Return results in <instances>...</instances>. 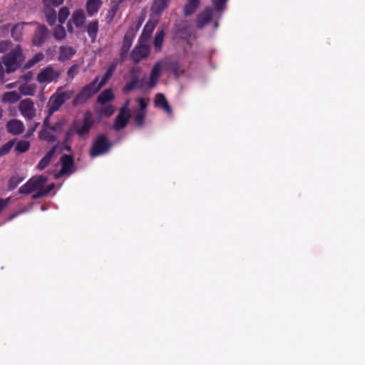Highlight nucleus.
I'll use <instances>...</instances> for the list:
<instances>
[{
  "label": "nucleus",
  "instance_id": "1",
  "mask_svg": "<svg viewBox=\"0 0 365 365\" xmlns=\"http://www.w3.org/2000/svg\"><path fill=\"white\" fill-rule=\"evenodd\" d=\"M93 123L94 120L92 113L90 111H86L83 115L82 121H73L72 123L73 129L76 130V134H77L80 138L86 140L89 135V132Z\"/></svg>",
  "mask_w": 365,
  "mask_h": 365
},
{
  "label": "nucleus",
  "instance_id": "2",
  "mask_svg": "<svg viewBox=\"0 0 365 365\" xmlns=\"http://www.w3.org/2000/svg\"><path fill=\"white\" fill-rule=\"evenodd\" d=\"M136 107L132 109V118L135 124L142 128L144 125V120L147 114V107L149 103L148 98L138 97L136 98Z\"/></svg>",
  "mask_w": 365,
  "mask_h": 365
},
{
  "label": "nucleus",
  "instance_id": "3",
  "mask_svg": "<svg viewBox=\"0 0 365 365\" xmlns=\"http://www.w3.org/2000/svg\"><path fill=\"white\" fill-rule=\"evenodd\" d=\"M22 60L21 48L19 46H16L3 58V62L6 66V73H9L14 71L19 67Z\"/></svg>",
  "mask_w": 365,
  "mask_h": 365
},
{
  "label": "nucleus",
  "instance_id": "4",
  "mask_svg": "<svg viewBox=\"0 0 365 365\" xmlns=\"http://www.w3.org/2000/svg\"><path fill=\"white\" fill-rule=\"evenodd\" d=\"M48 181V178L43 175H39L31 178L24 185H22L19 192L21 194H30L33 192H39L43 190V187Z\"/></svg>",
  "mask_w": 365,
  "mask_h": 365
},
{
  "label": "nucleus",
  "instance_id": "5",
  "mask_svg": "<svg viewBox=\"0 0 365 365\" xmlns=\"http://www.w3.org/2000/svg\"><path fill=\"white\" fill-rule=\"evenodd\" d=\"M98 81H99V78L96 77L91 83L83 87L73 99V105L78 106L84 103L94 93H97L100 89V86H97Z\"/></svg>",
  "mask_w": 365,
  "mask_h": 365
},
{
  "label": "nucleus",
  "instance_id": "6",
  "mask_svg": "<svg viewBox=\"0 0 365 365\" xmlns=\"http://www.w3.org/2000/svg\"><path fill=\"white\" fill-rule=\"evenodd\" d=\"M60 75L61 72L58 69H56L51 66H48L38 72L36 76V81L40 84L47 85L57 81Z\"/></svg>",
  "mask_w": 365,
  "mask_h": 365
},
{
  "label": "nucleus",
  "instance_id": "7",
  "mask_svg": "<svg viewBox=\"0 0 365 365\" xmlns=\"http://www.w3.org/2000/svg\"><path fill=\"white\" fill-rule=\"evenodd\" d=\"M71 93L63 91L61 88L58 89L57 91L51 97L49 101V115H52L53 113L57 111L64 102L71 98Z\"/></svg>",
  "mask_w": 365,
  "mask_h": 365
},
{
  "label": "nucleus",
  "instance_id": "8",
  "mask_svg": "<svg viewBox=\"0 0 365 365\" xmlns=\"http://www.w3.org/2000/svg\"><path fill=\"white\" fill-rule=\"evenodd\" d=\"M110 148V145L103 135H100L94 140L91 149L90 155L92 158L106 153Z\"/></svg>",
  "mask_w": 365,
  "mask_h": 365
},
{
  "label": "nucleus",
  "instance_id": "9",
  "mask_svg": "<svg viewBox=\"0 0 365 365\" xmlns=\"http://www.w3.org/2000/svg\"><path fill=\"white\" fill-rule=\"evenodd\" d=\"M19 110L22 116L26 120H33L36 115V110L34 101L30 98H26L20 101Z\"/></svg>",
  "mask_w": 365,
  "mask_h": 365
},
{
  "label": "nucleus",
  "instance_id": "10",
  "mask_svg": "<svg viewBox=\"0 0 365 365\" xmlns=\"http://www.w3.org/2000/svg\"><path fill=\"white\" fill-rule=\"evenodd\" d=\"M167 60L160 61L154 65L150 72V79L148 83V88H153L157 85L158 78L160 76L163 70L167 66Z\"/></svg>",
  "mask_w": 365,
  "mask_h": 365
},
{
  "label": "nucleus",
  "instance_id": "11",
  "mask_svg": "<svg viewBox=\"0 0 365 365\" xmlns=\"http://www.w3.org/2000/svg\"><path fill=\"white\" fill-rule=\"evenodd\" d=\"M61 169L55 174V178H59L63 175H70L74 172L73 159L71 155H63L61 158Z\"/></svg>",
  "mask_w": 365,
  "mask_h": 365
},
{
  "label": "nucleus",
  "instance_id": "12",
  "mask_svg": "<svg viewBox=\"0 0 365 365\" xmlns=\"http://www.w3.org/2000/svg\"><path fill=\"white\" fill-rule=\"evenodd\" d=\"M48 118L45 120L43 124V129L39 133V138L48 142H52L56 140L53 132L61 128V124L58 123L55 126H47Z\"/></svg>",
  "mask_w": 365,
  "mask_h": 365
},
{
  "label": "nucleus",
  "instance_id": "13",
  "mask_svg": "<svg viewBox=\"0 0 365 365\" xmlns=\"http://www.w3.org/2000/svg\"><path fill=\"white\" fill-rule=\"evenodd\" d=\"M150 52V48L146 45H139L135 46L130 53V58L134 63L139 62L143 58H145Z\"/></svg>",
  "mask_w": 365,
  "mask_h": 365
},
{
  "label": "nucleus",
  "instance_id": "14",
  "mask_svg": "<svg viewBox=\"0 0 365 365\" xmlns=\"http://www.w3.org/2000/svg\"><path fill=\"white\" fill-rule=\"evenodd\" d=\"M6 129L13 135H19L24 132V125L20 120L13 119L7 123Z\"/></svg>",
  "mask_w": 365,
  "mask_h": 365
},
{
  "label": "nucleus",
  "instance_id": "15",
  "mask_svg": "<svg viewBox=\"0 0 365 365\" xmlns=\"http://www.w3.org/2000/svg\"><path fill=\"white\" fill-rule=\"evenodd\" d=\"M155 106L163 109L168 115H172V109L163 93H158L155 98Z\"/></svg>",
  "mask_w": 365,
  "mask_h": 365
},
{
  "label": "nucleus",
  "instance_id": "16",
  "mask_svg": "<svg viewBox=\"0 0 365 365\" xmlns=\"http://www.w3.org/2000/svg\"><path fill=\"white\" fill-rule=\"evenodd\" d=\"M101 0H88L86 4L87 14L89 16L96 15L102 6Z\"/></svg>",
  "mask_w": 365,
  "mask_h": 365
},
{
  "label": "nucleus",
  "instance_id": "17",
  "mask_svg": "<svg viewBox=\"0 0 365 365\" xmlns=\"http://www.w3.org/2000/svg\"><path fill=\"white\" fill-rule=\"evenodd\" d=\"M212 11L210 8L205 9L199 16L197 21V26L201 29L208 24L212 19Z\"/></svg>",
  "mask_w": 365,
  "mask_h": 365
},
{
  "label": "nucleus",
  "instance_id": "18",
  "mask_svg": "<svg viewBox=\"0 0 365 365\" xmlns=\"http://www.w3.org/2000/svg\"><path fill=\"white\" fill-rule=\"evenodd\" d=\"M120 61L118 59H115L111 64L109 66L107 69L106 73L102 78L100 82L98 81L97 86H100V88L108 81V80L113 76L114 73L117 66H118Z\"/></svg>",
  "mask_w": 365,
  "mask_h": 365
},
{
  "label": "nucleus",
  "instance_id": "19",
  "mask_svg": "<svg viewBox=\"0 0 365 365\" xmlns=\"http://www.w3.org/2000/svg\"><path fill=\"white\" fill-rule=\"evenodd\" d=\"M86 19V17L84 11L81 9L76 10L71 16V21L78 28H81L84 25Z\"/></svg>",
  "mask_w": 365,
  "mask_h": 365
},
{
  "label": "nucleus",
  "instance_id": "20",
  "mask_svg": "<svg viewBox=\"0 0 365 365\" xmlns=\"http://www.w3.org/2000/svg\"><path fill=\"white\" fill-rule=\"evenodd\" d=\"M170 0H154L151 6V11L157 16H160L162 12L168 8Z\"/></svg>",
  "mask_w": 365,
  "mask_h": 365
},
{
  "label": "nucleus",
  "instance_id": "21",
  "mask_svg": "<svg viewBox=\"0 0 365 365\" xmlns=\"http://www.w3.org/2000/svg\"><path fill=\"white\" fill-rule=\"evenodd\" d=\"M19 93L23 96H34L36 90V86L34 83H29L28 82L21 83L19 88Z\"/></svg>",
  "mask_w": 365,
  "mask_h": 365
},
{
  "label": "nucleus",
  "instance_id": "22",
  "mask_svg": "<svg viewBox=\"0 0 365 365\" xmlns=\"http://www.w3.org/2000/svg\"><path fill=\"white\" fill-rule=\"evenodd\" d=\"M47 34V29L44 26H39L33 38V43L36 46H41L45 41Z\"/></svg>",
  "mask_w": 365,
  "mask_h": 365
},
{
  "label": "nucleus",
  "instance_id": "23",
  "mask_svg": "<svg viewBox=\"0 0 365 365\" xmlns=\"http://www.w3.org/2000/svg\"><path fill=\"white\" fill-rule=\"evenodd\" d=\"M56 150V148L53 147L48 152H47V153L42 158V159L36 165V169L38 170H43L45 168H46L53 158Z\"/></svg>",
  "mask_w": 365,
  "mask_h": 365
},
{
  "label": "nucleus",
  "instance_id": "24",
  "mask_svg": "<svg viewBox=\"0 0 365 365\" xmlns=\"http://www.w3.org/2000/svg\"><path fill=\"white\" fill-rule=\"evenodd\" d=\"M130 117V114L120 111L118 115L115 122L114 124V128L115 130L123 129L128 123V118Z\"/></svg>",
  "mask_w": 365,
  "mask_h": 365
},
{
  "label": "nucleus",
  "instance_id": "25",
  "mask_svg": "<svg viewBox=\"0 0 365 365\" xmlns=\"http://www.w3.org/2000/svg\"><path fill=\"white\" fill-rule=\"evenodd\" d=\"M76 53V50L69 46H62L59 48L58 59L66 61L71 58Z\"/></svg>",
  "mask_w": 365,
  "mask_h": 365
},
{
  "label": "nucleus",
  "instance_id": "26",
  "mask_svg": "<svg viewBox=\"0 0 365 365\" xmlns=\"http://www.w3.org/2000/svg\"><path fill=\"white\" fill-rule=\"evenodd\" d=\"M99 29V24L97 20H93L89 22L86 26V31L88 36L91 38V41L94 42L97 37Z\"/></svg>",
  "mask_w": 365,
  "mask_h": 365
},
{
  "label": "nucleus",
  "instance_id": "27",
  "mask_svg": "<svg viewBox=\"0 0 365 365\" xmlns=\"http://www.w3.org/2000/svg\"><path fill=\"white\" fill-rule=\"evenodd\" d=\"M200 4V0H186L183 7V12L185 16L192 14Z\"/></svg>",
  "mask_w": 365,
  "mask_h": 365
},
{
  "label": "nucleus",
  "instance_id": "28",
  "mask_svg": "<svg viewBox=\"0 0 365 365\" xmlns=\"http://www.w3.org/2000/svg\"><path fill=\"white\" fill-rule=\"evenodd\" d=\"M21 98V94L16 91L6 92L2 96V101L5 103L12 104L18 101H19Z\"/></svg>",
  "mask_w": 365,
  "mask_h": 365
},
{
  "label": "nucleus",
  "instance_id": "29",
  "mask_svg": "<svg viewBox=\"0 0 365 365\" xmlns=\"http://www.w3.org/2000/svg\"><path fill=\"white\" fill-rule=\"evenodd\" d=\"M157 21L149 20L143 29L141 38H149L157 25Z\"/></svg>",
  "mask_w": 365,
  "mask_h": 365
},
{
  "label": "nucleus",
  "instance_id": "30",
  "mask_svg": "<svg viewBox=\"0 0 365 365\" xmlns=\"http://www.w3.org/2000/svg\"><path fill=\"white\" fill-rule=\"evenodd\" d=\"M25 23H19L16 24L11 29V36L16 41H19L21 38L23 30Z\"/></svg>",
  "mask_w": 365,
  "mask_h": 365
},
{
  "label": "nucleus",
  "instance_id": "31",
  "mask_svg": "<svg viewBox=\"0 0 365 365\" xmlns=\"http://www.w3.org/2000/svg\"><path fill=\"white\" fill-rule=\"evenodd\" d=\"M113 94L111 89L103 91L98 96V101L101 104L109 103L113 98Z\"/></svg>",
  "mask_w": 365,
  "mask_h": 365
},
{
  "label": "nucleus",
  "instance_id": "32",
  "mask_svg": "<svg viewBox=\"0 0 365 365\" xmlns=\"http://www.w3.org/2000/svg\"><path fill=\"white\" fill-rule=\"evenodd\" d=\"M164 37L165 32L163 30H161L156 34L154 39V48L156 52H159L161 50Z\"/></svg>",
  "mask_w": 365,
  "mask_h": 365
},
{
  "label": "nucleus",
  "instance_id": "33",
  "mask_svg": "<svg viewBox=\"0 0 365 365\" xmlns=\"http://www.w3.org/2000/svg\"><path fill=\"white\" fill-rule=\"evenodd\" d=\"M141 69L139 66L130 68L128 74V79L138 83Z\"/></svg>",
  "mask_w": 365,
  "mask_h": 365
},
{
  "label": "nucleus",
  "instance_id": "34",
  "mask_svg": "<svg viewBox=\"0 0 365 365\" xmlns=\"http://www.w3.org/2000/svg\"><path fill=\"white\" fill-rule=\"evenodd\" d=\"M44 12L46 17V21L50 25H53L56 20V14L53 8L44 7Z\"/></svg>",
  "mask_w": 365,
  "mask_h": 365
},
{
  "label": "nucleus",
  "instance_id": "35",
  "mask_svg": "<svg viewBox=\"0 0 365 365\" xmlns=\"http://www.w3.org/2000/svg\"><path fill=\"white\" fill-rule=\"evenodd\" d=\"M133 38L130 37L128 34H126L123 38V45L121 47V55H125L129 51L131 45H132Z\"/></svg>",
  "mask_w": 365,
  "mask_h": 365
},
{
  "label": "nucleus",
  "instance_id": "36",
  "mask_svg": "<svg viewBox=\"0 0 365 365\" xmlns=\"http://www.w3.org/2000/svg\"><path fill=\"white\" fill-rule=\"evenodd\" d=\"M43 58H44V56L42 53H36L32 58H31L30 60H29L27 61V63H26L24 67L26 68H30L32 66H34L35 64H36L37 63L42 61L43 59Z\"/></svg>",
  "mask_w": 365,
  "mask_h": 365
},
{
  "label": "nucleus",
  "instance_id": "37",
  "mask_svg": "<svg viewBox=\"0 0 365 365\" xmlns=\"http://www.w3.org/2000/svg\"><path fill=\"white\" fill-rule=\"evenodd\" d=\"M114 113V108L112 105L110 103H104L101 104V107L100 109L101 115H103L106 116H110Z\"/></svg>",
  "mask_w": 365,
  "mask_h": 365
},
{
  "label": "nucleus",
  "instance_id": "38",
  "mask_svg": "<svg viewBox=\"0 0 365 365\" xmlns=\"http://www.w3.org/2000/svg\"><path fill=\"white\" fill-rule=\"evenodd\" d=\"M54 183H51L46 188L43 187V190H41L33 195V198L38 199L47 195L54 188Z\"/></svg>",
  "mask_w": 365,
  "mask_h": 365
},
{
  "label": "nucleus",
  "instance_id": "39",
  "mask_svg": "<svg viewBox=\"0 0 365 365\" xmlns=\"http://www.w3.org/2000/svg\"><path fill=\"white\" fill-rule=\"evenodd\" d=\"M53 36L56 40H62L66 36V31L62 26H56L53 30Z\"/></svg>",
  "mask_w": 365,
  "mask_h": 365
},
{
  "label": "nucleus",
  "instance_id": "40",
  "mask_svg": "<svg viewBox=\"0 0 365 365\" xmlns=\"http://www.w3.org/2000/svg\"><path fill=\"white\" fill-rule=\"evenodd\" d=\"M69 14L70 12L68 7L63 6L61 8L58 15L59 22L61 24H63L68 18V16H69Z\"/></svg>",
  "mask_w": 365,
  "mask_h": 365
},
{
  "label": "nucleus",
  "instance_id": "41",
  "mask_svg": "<svg viewBox=\"0 0 365 365\" xmlns=\"http://www.w3.org/2000/svg\"><path fill=\"white\" fill-rule=\"evenodd\" d=\"M29 147H30V143L28 141H26V140H21V141L17 143V144L16 145V148H15V150L18 153H24L26 150H28Z\"/></svg>",
  "mask_w": 365,
  "mask_h": 365
},
{
  "label": "nucleus",
  "instance_id": "42",
  "mask_svg": "<svg viewBox=\"0 0 365 365\" xmlns=\"http://www.w3.org/2000/svg\"><path fill=\"white\" fill-rule=\"evenodd\" d=\"M118 6L114 5L108 11L106 16V20L108 24H110L113 21L118 11Z\"/></svg>",
  "mask_w": 365,
  "mask_h": 365
},
{
  "label": "nucleus",
  "instance_id": "43",
  "mask_svg": "<svg viewBox=\"0 0 365 365\" xmlns=\"http://www.w3.org/2000/svg\"><path fill=\"white\" fill-rule=\"evenodd\" d=\"M23 180V178L19 175H14L11 178L9 182V187L13 190L17 187Z\"/></svg>",
  "mask_w": 365,
  "mask_h": 365
},
{
  "label": "nucleus",
  "instance_id": "44",
  "mask_svg": "<svg viewBox=\"0 0 365 365\" xmlns=\"http://www.w3.org/2000/svg\"><path fill=\"white\" fill-rule=\"evenodd\" d=\"M63 0H43L44 7L52 8L53 6H58L62 4Z\"/></svg>",
  "mask_w": 365,
  "mask_h": 365
},
{
  "label": "nucleus",
  "instance_id": "45",
  "mask_svg": "<svg viewBox=\"0 0 365 365\" xmlns=\"http://www.w3.org/2000/svg\"><path fill=\"white\" fill-rule=\"evenodd\" d=\"M14 145L13 141H9L0 148V157L6 155L12 148Z\"/></svg>",
  "mask_w": 365,
  "mask_h": 365
},
{
  "label": "nucleus",
  "instance_id": "46",
  "mask_svg": "<svg viewBox=\"0 0 365 365\" xmlns=\"http://www.w3.org/2000/svg\"><path fill=\"white\" fill-rule=\"evenodd\" d=\"M227 0H212L215 9L220 11L225 8V4Z\"/></svg>",
  "mask_w": 365,
  "mask_h": 365
},
{
  "label": "nucleus",
  "instance_id": "47",
  "mask_svg": "<svg viewBox=\"0 0 365 365\" xmlns=\"http://www.w3.org/2000/svg\"><path fill=\"white\" fill-rule=\"evenodd\" d=\"M138 84V83H137V82L128 80V81L127 82V83L125 84V86L123 88V92L125 93H128L129 91L134 89L137 86Z\"/></svg>",
  "mask_w": 365,
  "mask_h": 365
},
{
  "label": "nucleus",
  "instance_id": "48",
  "mask_svg": "<svg viewBox=\"0 0 365 365\" xmlns=\"http://www.w3.org/2000/svg\"><path fill=\"white\" fill-rule=\"evenodd\" d=\"M78 71V67L77 65L72 66L68 71V76L72 80L74 76L77 74Z\"/></svg>",
  "mask_w": 365,
  "mask_h": 365
},
{
  "label": "nucleus",
  "instance_id": "49",
  "mask_svg": "<svg viewBox=\"0 0 365 365\" xmlns=\"http://www.w3.org/2000/svg\"><path fill=\"white\" fill-rule=\"evenodd\" d=\"M76 133V130L73 129V124L70 126L69 130L66 133L65 140L66 143H68L71 140L72 137Z\"/></svg>",
  "mask_w": 365,
  "mask_h": 365
},
{
  "label": "nucleus",
  "instance_id": "50",
  "mask_svg": "<svg viewBox=\"0 0 365 365\" xmlns=\"http://www.w3.org/2000/svg\"><path fill=\"white\" fill-rule=\"evenodd\" d=\"M10 44L11 43L9 41H1L0 43V52H6L8 50Z\"/></svg>",
  "mask_w": 365,
  "mask_h": 365
},
{
  "label": "nucleus",
  "instance_id": "51",
  "mask_svg": "<svg viewBox=\"0 0 365 365\" xmlns=\"http://www.w3.org/2000/svg\"><path fill=\"white\" fill-rule=\"evenodd\" d=\"M129 104H130V101L127 100L125 102V104H124L123 107L121 108L120 111H123L124 113L130 114V110L128 108Z\"/></svg>",
  "mask_w": 365,
  "mask_h": 365
},
{
  "label": "nucleus",
  "instance_id": "52",
  "mask_svg": "<svg viewBox=\"0 0 365 365\" xmlns=\"http://www.w3.org/2000/svg\"><path fill=\"white\" fill-rule=\"evenodd\" d=\"M9 198L6 200H0V212L7 205Z\"/></svg>",
  "mask_w": 365,
  "mask_h": 365
},
{
  "label": "nucleus",
  "instance_id": "53",
  "mask_svg": "<svg viewBox=\"0 0 365 365\" xmlns=\"http://www.w3.org/2000/svg\"><path fill=\"white\" fill-rule=\"evenodd\" d=\"M38 123H36V125H34V127L29 128L27 134H26V136L27 137H30L33 133L36 130V127L38 126Z\"/></svg>",
  "mask_w": 365,
  "mask_h": 365
},
{
  "label": "nucleus",
  "instance_id": "54",
  "mask_svg": "<svg viewBox=\"0 0 365 365\" xmlns=\"http://www.w3.org/2000/svg\"><path fill=\"white\" fill-rule=\"evenodd\" d=\"M18 83H19V82H14V83H8V84L6 86V88H8V89H11V88H13L16 87Z\"/></svg>",
  "mask_w": 365,
  "mask_h": 365
},
{
  "label": "nucleus",
  "instance_id": "55",
  "mask_svg": "<svg viewBox=\"0 0 365 365\" xmlns=\"http://www.w3.org/2000/svg\"><path fill=\"white\" fill-rule=\"evenodd\" d=\"M4 78V69L1 63L0 62V81Z\"/></svg>",
  "mask_w": 365,
  "mask_h": 365
},
{
  "label": "nucleus",
  "instance_id": "56",
  "mask_svg": "<svg viewBox=\"0 0 365 365\" xmlns=\"http://www.w3.org/2000/svg\"><path fill=\"white\" fill-rule=\"evenodd\" d=\"M143 19H139L138 22L137 23V26H136V30L138 31L140 27L141 26L142 24H143Z\"/></svg>",
  "mask_w": 365,
  "mask_h": 365
},
{
  "label": "nucleus",
  "instance_id": "57",
  "mask_svg": "<svg viewBox=\"0 0 365 365\" xmlns=\"http://www.w3.org/2000/svg\"><path fill=\"white\" fill-rule=\"evenodd\" d=\"M67 27L69 32H73V26L71 24V21L68 23Z\"/></svg>",
  "mask_w": 365,
  "mask_h": 365
},
{
  "label": "nucleus",
  "instance_id": "58",
  "mask_svg": "<svg viewBox=\"0 0 365 365\" xmlns=\"http://www.w3.org/2000/svg\"><path fill=\"white\" fill-rule=\"evenodd\" d=\"M30 78H31V77H30V76H28L27 75H24V76H22L21 77V78H20V79H24V80L28 81V80H29V79H30Z\"/></svg>",
  "mask_w": 365,
  "mask_h": 365
},
{
  "label": "nucleus",
  "instance_id": "59",
  "mask_svg": "<svg viewBox=\"0 0 365 365\" xmlns=\"http://www.w3.org/2000/svg\"><path fill=\"white\" fill-rule=\"evenodd\" d=\"M2 115H3V110L2 108L0 107V119L2 117Z\"/></svg>",
  "mask_w": 365,
  "mask_h": 365
},
{
  "label": "nucleus",
  "instance_id": "60",
  "mask_svg": "<svg viewBox=\"0 0 365 365\" xmlns=\"http://www.w3.org/2000/svg\"><path fill=\"white\" fill-rule=\"evenodd\" d=\"M41 210H43V211L46 210V208H45V207H44V206H41Z\"/></svg>",
  "mask_w": 365,
  "mask_h": 365
},
{
  "label": "nucleus",
  "instance_id": "61",
  "mask_svg": "<svg viewBox=\"0 0 365 365\" xmlns=\"http://www.w3.org/2000/svg\"><path fill=\"white\" fill-rule=\"evenodd\" d=\"M217 26H218L217 23H215V28L216 29V28H217Z\"/></svg>",
  "mask_w": 365,
  "mask_h": 365
},
{
  "label": "nucleus",
  "instance_id": "62",
  "mask_svg": "<svg viewBox=\"0 0 365 365\" xmlns=\"http://www.w3.org/2000/svg\"><path fill=\"white\" fill-rule=\"evenodd\" d=\"M66 149H67L68 150H71V148H70V147H66Z\"/></svg>",
  "mask_w": 365,
  "mask_h": 365
}]
</instances>
